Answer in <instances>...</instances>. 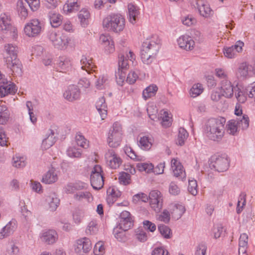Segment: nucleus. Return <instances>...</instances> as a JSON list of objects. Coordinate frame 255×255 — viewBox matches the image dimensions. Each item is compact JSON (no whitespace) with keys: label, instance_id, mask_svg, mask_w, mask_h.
<instances>
[{"label":"nucleus","instance_id":"obj_1","mask_svg":"<svg viewBox=\"0 0 255 255\" xmlns=\"http://www.w3.org/2000/svg\"><path fill=\"white\" fill-rule=\"evenodd\" d=\"M226 119L223 117L211 118L206 123L204 132L207 137L214 141H221L225 134Z\"/></svg>","mask_w":255,"mask_h":255},{"label":"nucleus","instance_id":"obj_2","mask_svg":"<svg viewBox=\"0 0 255 255\" xmlns=\"http://www.w3.org/2000/svg\"><path fill=\"white\" fill-rule=\"evenodd\" d=\"M160 40L155 35L146 38L142 43L140 57L142 63L150 65L155 60L160 48Z\"/></svg>","mask_w":255,"mask_h":255},{"label":"nucleus","instance_id":"obj_3","mask_svg":"<svg viewBox=\"0 0 255 255\" xmlns=\"http://www.w3.org/2000/svg\"><path fill=\"white\" fill-rule=\"evenodd\" d=\"M103 25L115 32L122 31L125 27V19L119 13H112L103 19Z\"/></svg>","mask_w":255,"mask_h":255},{"label":"nucleus","instance_id":"obj_4","mask_svg":"<svg viewBox=\"0 0 255 255\" xmlns=\"http://www.w3.org/2000/svg\"><path fill=\"white\" fill-rule=\"evenodd\" d=\"M48 38L54 47L60 50L66 49L71 41L70 38L61 31H50Z\"/></svg>","mask_w":255,"mask_h":255},{"label":"nucleus","instance_id":"obj_5","mask_svg":"<svg viewBox=\"0 0 255 255\" xmlns=\"http://www.w3.org/2000/svg\"><path fill=\"white\" fill-rule=\"evenodd\" d=\"M122 135L123 130L121 125L118 122L115 123L108 134L107 139L108 145L113 148L119 146L122 141Z\"/></svg>","mask_w":255,"mask_h":255},{"label":"nucleus","instance_id":"obj_6","mask_svg":"<svg viewBox=\"0 0 255 255\" xmlns=\"http://www.w3.org/2000/svg\"><path fill=\"white\" fill-rule=\"evenodd\" d=\"M230 161L226 154L214 155L211 157L210 167L216 171L221 172L228 170L229 167Z\"/></svg>","mask_w":255,"mask_h":255},{"label":"nucleus","instance_id":"obj_7","mask_svg":"<svg viewBox=\"0 0 255 255\" xmlns=\"http://www.w3.org/2000/svg\"><path fill=\"white\" fill-rule=\"evenodd\" d=\"M59 134L58 127L53 125L46 130L45 138L41 143L42 149L46 150L51 147L56 142Z\"/></svg>","mask_w":255,"mask_h":255},{"label":"nucleus","instance_id":"obj_8","mask_svg":"<svg viewBox=\"0 0 255 255\" xmlns=\"http://www.w3.org/2000/svg\"><path fill=\"white\" fill-rule=\"evenodd\" d=\"M102 167L99 165H95L92 168L90 181L91 186L95 190L101 189L104 185L103 175Z\"/></svg>","mask_w":255,"mask_h":255},{"label":"nucleus","instance_id":"obj_9","mask_svg":"<svg viewBox=\"0 0 255 255\" xmlns=\"http://www.w3.org/2000/svg\"><path fill=\"white\" fill-rule=\"evenodd\" d=\"M0 29L3 33L9 34L13 38L17 35V29L11 23L9 15L5 13L0 15Z\"/></svg>","mask_w":255,"mask_h":255},{"label":"nucleus","instance_id":"obj_10","mask_svg":"<svg viewBox=\"0 0 255 255\" xmlns=\"http://www.w3.org/2000/svg\"><path fill=\"white\" fill-rule=\"evenodd\" d=\"M191 4L194 7L198 9L201 16L205 18H208L213 14V11L205 0H192Z\"/></svg>","mask_w":255,"mask_h":255},{"label":"nucleus","instance_id":"obj_11","mask_svg":"<svg viewBox=\"0 0 255 255\" xmlns=\"http://www.w3.org/2000/svg\"><path fill=\"white\" fill-rule=\"evenodd\" d=\"M42 24L37 19L30 20L25 25L24 31L29 37H35L39 35L42 29Z\"/></svg>","mask_w":255,"mask_h":255},{"label":"nucleus","instance_id":"obj_12","mask_svg":"<svg viewBox=\"0 0 255 255\" xmlns=\"http://www.w3.org/2000/svg\"><path fill=\"white\" fill-rule=\"evenodd\" d=\"M151 207L157 213L159 212L162 207L163 198L161 193L158 190L151 191L149 195Z\"/></svg>","mask_w":255,"mask_h":255},{"label":"nucleus","instance_id":"obj_13","mask_svg":"<svg viewBox=\"0 0 255 255\" xmlns=\"http://www.w3.org/2000/svg\"><path fill=\"white\" fill-rule=\"evenodd\" d=\"M105 157L107 164L111 168L116 169L122 163L121 158L118 156L113 149H109L105 153Z\"/></svg>","mask_w":255,"mask_h":255},{"label":"nucleus","instance_id":"obj_14","mask_svg":"<svg viewBox=\"0 0 255 255\" xmlns=\"http://www.w3.org/2000/svg\"><path fill=\"white\" fill-rule=\"evenodd\" d=\"M91 249V241L87 238H84L77 240L75 251L80 255H85L89 253Z\"/></svg>","mask_w":255,"mask_h":255},{"label":"nucleus","instance_id":"obj_15","mask_svg":"<svg viewBox=\"0 0 255 255\" xmlns=\"http://www.w3.org/2000/svg\"><path fill=\"white\" fill-rule=\"evenodd\" d=\"M244 45L242 41H238L234 45L225 47L223 49L225 56L228 58H235L238 53L242 51Z\"/></svg>","mask_w":255,"mask_h":255},{"label":"nucleus","instance_id":"obj_16","mask_svg":"<svg viewBox=\"0 0 255 255\" xmlns=\"http://www.w3.org/2000/svg\"><path fill=\"white\" fill-rule=\"evenodd\" d=\"M7 66L12 72V74L21 76L22 74V64L19 59H12L11 57H5Z\"/></svg>","mask_w":255,"mask_h":255},{"label":"nucleus","instance_id":"obj_17","mask_svg":"<svg viewBox=\"0 0 255 255\" xmlns=\"http://www.w3.org/2000/svg\"><path fill=\"white\" fill-rule=\"evenodd\" d=\"M63 97L69 102H73L80 98V90L77 86L71 85L64 92Z\"/></svg>","mask_w":255,"mask_h":255},{"label":"nucleus","instance_id":"obj_18","mask_svg":"<svg viewBox=\"0 0 255 255\" xmlns=\"http://www.w3.org/2000/svg\"><path fill=\"white\" fill-rule=\"evenodd\" d=\"M219 89L222 96L227 98H231L234 94V86L228 79L222 80L219 84Z\"/></svg>","mask_w":255,"mask_h":255},{"label":"nucleus","instance_id":"obj_19","mask_svg":"<svg viewBox=\"0 0 255 255\" xmlns=\"http://www.w3.org/2000/svg\"><path fill=\"white\" fill-rule=\"evenodd\" d=\"M177 41L180 48L187 51L192 50L195 46L194 41L191 36L187 34L180 36Z\"/></svg>","mask_w":255,"mask_h":255},{"label":"nucleus","instance_id":"obj_20","mask_svg":"<svg viewBox=\"0 0 255 255\" xmlns=\"http://www.w3.org/2000/svg\"><path fill=\"white\" fill-rule=\"evenodd\" d=\"M252 67L247 62H243L239 64L236 72V75L239 79H245L249 77Z\"/></svg>","mask_w":255,"mask_h":255},{"label":"nucleus","instance_id":"obj_21","mask_svg":"<svg viewBox=\"0 0 255 255\" xmlns=\"http://www.w3.org/2000/svg\"><path fill=\"white\" fill-rule=\"evenodd\" d=\"M171 166L175 177L181 179L185 178V172L183 170V166L179 161L175 158L172 159L171 161Z\"/></svg>","mask_w":255,"mask_h":255},{"label":"nucleus","instance_id":"obj_22","mask_svg":"<svg viewBox=\"0 0 255 255\" xmlns=\"http://www.w3.org/2000/svg\"><path fill=\"white\" fill-rule=\"evenodd\" d=\"M81 69L85 70L88 74L95 72L96 67L93 63L92 59L89 56L83 55L80 60Z\"/></svg>","mask_w":255,"mask_h":255},{"label":"nucleus","instance_id":"obj_23","mask_svg":"<svg viewBox=\"0 0 255 255\" xmlns=\"http://www.w3.org/2000/svg\"><path fill=\"white\" fill-rule=\"evenodd\" d=\"M57 238L58 235L56 232L53 230L44 231L40 236L41 241L49 245L55 243Z\"/></svg>","mask_w":255,"mask_h":255},{"label":"nucleus","instance_id":"obj_24","mask_svg":"<svg viewBox=\"0 0 255 255\" xmlns=\"http://www.w3.org/2000/svg\"><path fill=\"white\" fill-rule=\"evenodd\" d=\"M170 211L172 218L178 220L185 212V208L182 205L172 204L170 206Z\"/></svg>","mask_w":255,"mask_h":255},{"label":"nucleus","instance_id":"obj_25","mask_svg":"<svg viewBox=\"0 0 255 255\" xmlns=\"http://www.w3.org/2000/svg\"><path fill=\"white\" fill-rule=\"evenodd\" d=\"M248 236L246 233L241 235L239 241V255H248Z\"/></svg>","mask_w":255,"mask_h":255},{"label":"nucleus","instance_id":"obj_26","mask_svg":"<svg viewBox=\"0 0 255 255\" xmlns=\"http://www.w3.org/2000/svg\"><path fill=\"white\" fill-rule=\"evenodd\" d=\"M128 8L129 21L131 23L134 24L137 21L139 13V10L136 6L132 3L128 4Z\"/></svg>","mask_w":255,"mask_h":255},{"label":"nucleus","instance_id":"obj_27","mask_svg":"<svg viewBox=\"0 0 255 255\" xmlns=\"http://www.w3.org/2000/svg\"><path fill=\"white\" fill-rule=\"evenodd\" d=\"M96 107L99 112L102 120L107 116V106L105 103V99L104 97L100 98L96 103Z\"/></svg>","mask_w":255,"mask_h":255},{"label":"nucleus","instance_id":"obj_28","mask_svg":"<svg viewBox=\"0 0 255 255\" xmlns=\"http://www.w3.org/2000/svg\"><path fill=\"white\" fill-rule=\"evenodd\" d=\"M47 203L49 205V209L51 211L56 210L59 205L60 200L55 193H51L46 199Z\"/></svg>","mask_w":255,"mask_h":255},{"label":"nucleus","instance_id":"obj_29","mask_svg":"<svg viewBox=\"0 0 255 255\" xmlns=\"http://www.w3.org/2000/svg\"><path fill=\"white\" fill-rule=\"evenodd\" d=\"M57 179L58 176L55 169L51 168L43 176L42 181L45 184H51L55 182Z\"/></svg>","mask_w":255,"mask_h":255},{"label":"nucleus","instance_id":"obj_30","mask_svg":"<svg viewBox=\"0 0 255 255\" xmlns=\"http://www.w3.org/2000/svg\"><path fill=\"white\" fill-rule=\"evenodd\" d=\"M80 2L78 0H68L63 6V11L66 13H69L79 9Z\"/></svg>","mask_w":255,"mask_h":255},{"label":"nucleus","instance_id":"obj_31","mask_svg":"<svg viewBox=\"0 0 255 255\" xmlns=\"http://www.w3.org/2000/svg\"><path fill=\"white\" fill-rule=\"evenodd\" d=\"M15 229L14 223L9 222L2 229L0 232V239H3L13 233Z\"/></svg>","mask_w":255,"mask_h":255},{"label":"nucleus","instance_id":"obj_32","mask_svg":"<svg viewBox=\"0 0 255 255\" xmlns=\"http://www.w3.org/2000/svg\"><path fill=\"white\" fill-rule=\"evenodd\" d=\"M4 52L5 57H11L12 59H16L18 52V48L11 44H7L5 45Z\"/></svg>","mask_w":255,"mask_h":255},{"label":"nucleus","instance_id":"obj_33","mask_svg":"<svg viewBox=\"0 0 255 255\" xmlns=\"http://www.w3.org/2000/svg\"><path fill=\"white\" fill-rule=\"evenodd\" d=\"M90 16V12L86 8H83L79 11L78 18L83 27H86L88 25Z\"/></svg>","mask_w":255,"mask_h":255},{"label":"nucleus","instance_id":"obj_34","mask_svg":"<svg viewBox=\"0 0 255 255\" xmlns=\"http://www.w3.org/2000/svg\"><path fill=\"white\" fill-rule=\"evenodd\" d=\"M74 198L79 201L91 202L92 199V194L88 191H80L74 195Z\"/></svg>","mask_w":255,"mask_h":255},{"label":"nucleus","instance_id":"obj_35","mask_svg":"<svg viewBox=\"0 0 255 255\" xmlns=\"http://www.w3.org/2000/svg\"><path fill=\"white\" fill-rule=\"evenodd\" d=\"M158 90L157 87L155 85H150L145 88L142 92V97L146 100L148 99L155 95Z\"/></svg>","mask_w":255,"mask_h":255},{"label":"nucleus","instance_id":"obj_36","mask_svg":"<svg viewBox=\"0 0 255 255\" xmlns=\"http://www.w3.org/2000/svg\"><path fill=\"white\" fill-rule=\"evenodd\" d=\"M50 22L53 27H58L62 23V15L53 12L49 13Z\"/></svg>","mask_w":255,"mask_h":255},{"label":"nucleus","instance_id":"obj_37","mask_svg":"<svg viewBox=\"0 0 255 255\" xmlns=\"http://www.w3.org/2000/svg\"><path fill=\"white\" fill-rule=\"evenodd\" d=\"M9 112L4 105H0V125L7 123L9 118Z\"/></svg>","mask_w":255,"mask_h":255},{"label":"nucleus","instance_id":"obj_38","mask_svg":"<svg viewBox=\"0 0 255 255\" xmlns=\"http://www.w3.org/2000/svg\"><path fill=\"white\" fill-rule=\"evenodd\" d=\"M138 145L142 149L148 150L152 146V140L147 136L140 137L138 141Z\"/></svg>","mask_w":255,"mask_h":255},{"label":"nucleus","instance_id":"obj_39","mask_svg":"<svg viewBox=\"0 0 255 255\" xmlns=\"http://www.w3.org/2000/svg\"><path fill=\"white\" fill-rule=\"evenodd\" d=\"M25 4L22 0H18L17 2V9L18 14L21 18L23 19H25L28 15V11Z\"/></svg>","mask_w":255,"mask_h":255},{"label":"nucleus","instance_id":"obj_40","mask_svg":"<svg viewBox=\"0 0 255 255\" xmlns=\"http://www.w3.org/2000/svg\"><path fill=\"white\" fill-rule=\"evenodd\" d=\"M239 128L242 129H246L249 126V119L247 115H244L242 116L237 118L235 120Z\"/></svg>","mask_w":255,"mask_h":255},{"label":"nucleus","instance_id":"obj_41","mask_svg":"<svg viewBox=\"0 0 255 255\" xmlns=\"http://www.w3.org/2000/svg\"><path fill=\"white\" fill-rule=\"evenodd\" d=\"M57 65L61 70H66L71 67L72 61L69 57L65 56L60 57Z\"/></svg>","mask_w":255,"mask_h":255},{"label":"nucleus","instance_id":"obj_42","mask_svg":"<svg viewBox=\"0 0 255 255\" xmlns=\"http://www.w3.org/2000/svg\"><path fill=\"white\" fill-rule=\"evenodd\" d=\"M188 136V133L187 131L184 128H179L177 139V144L180 146L183 145Z\"/></svg>","mask_w":255,"mask_h":255},{"label":"nucleus","instance_id":"obj_43","mask_svg":"<svg viewBox=\"0 0 255 255\" xmlns=\"http://www.w3.org/2000/svg\"><path fill=\"white\" fill-rule=\"evenodd\" d=\"M109 79L107 76L102 75L99 77L96 82V87L98 89H105L108 85Z\"/></svg>","mask_w":255,"mask_h":255},{"label":"nucleus","instance_id":"obj_44","mask_svg":"<svg viewBox=\"0 0 255 255\" xmlns=\"http://www.w3.org/2000/svg\"><path fill=\"white\" fill-rule=\"evenodd\" d=\"M133 226V220L132 218H128L126 220H120L119 228L124 231L129 230Z\"/></svg>","mask_w":255,"mask_h":255},{"label":"nucleus","instance_id":"obj_45","mask_svg":"<svg viewBox=\"0 0 255 255\" xmlns=\"http://www.w3.org/2000/svg\"><path fill=\"white\" fill-rule=\"evenodd\" d=\"M12 165L16 168H23L26 165L25 158L24 157L15 156L13 157Z\"/></svg>","mask_w":255,"mask_h":255},{"label":"nucleus","instance_id":"obj_46","mask_svg":"<svg viewBox=\"0 0 255 255\" xmlns=\"http://www.w3.org/2000/svg\"><path fill=\"white\" fill-rule=\"evenodd\" d=\"M158 230L164 238L169 239L171 238V230L167 226L163 224H160L158 226Z\"/></svg>","mask_w":255,"mask_h":255},{"label":"nucleus","instance_id":"obj_47","mask_svg":"<svg viewBox=\"0 0 255 255\" xmlns=\"http://www.w3.org/2000/svg\"><path fill=\"white\" fill-rule=\"evenodd\" d=\"M75 140L77 145L82 147L87 148L89 146L88 141L80 133H77L76 135Z\"/></svg>","mask_w":255,"mask_h":255},{"label":"nucleus","instance_id":"obj_48","mask_svg":"<svg viewBox=\"0 0 255 255\" xmlns=\"http://www.w3.org/2000/svg\"><path fill=\"white\" fill-rule=\"evenodd\" d=\"M136 167L140 171H145L146 173H150L153 169V165L148 163H138L136 164Z\"/></svg>","mask_w":255,"mask_h":255},{"label":"nucleus","instance_id":"obj_49","mask_svg":"<svg viewBox=\"0 0 255 255\" xmlns=\"http://www.w3.org/2000/svg\"><path fill=\"white\" fill-rule=\"evenodd\" d=\"M98 231L97 223L95 221H92L89 223L86 230V233L87 234L93 235L96 234Z\"/></svg>","mask_w":255,"mask_h":255},{"label":"nucleus","instance_id":"obj_50","mask_svg":"<svg viewBox=\"0 0 255 255\" xmlns=\"http://www.w3.org/2000/svg\"><path fill=\"white\" fill-rule=\"evenodd\" d=\"M115 76L117 83L122 86L126 78V73L124 70L118 68V71H116Z\"/></svg>","mask_w":255,"mask_h":255},{"label":"nucleus","instance_id":"obj_51","mask_svg":"<svg viewBox=\"0 0 255 255\" xmlns=\"http://www.w3.org/2000/svg\"><path fill=\"white\" fill-rule=\"evenodd\" d=\"M203 89L200 84H194L190 89V95L195 98L200 95L203 92Z\"/></svg>","mask_w":255,"mask_h":255},{"label":"nucleus","instance_id":"obj_52","mask_svg":"<svg viewBox=\"0 0 255 255\" xmlns=\"http://www.w3.org/2000/svg\"><path fill=\"white\" fill-rule=\"evenodd\" d=\"M227 130L231 134L234 135L237 131L239 128L235 120H231L227 124Z\"/></svg>","mask_w":255,"mask_h":255},{"label":"nucleus","instance_id":"obj_53","mask_svg":"<svg viewBox=\"0 0 255 255\" xmlns=\"http://www.w3.org/2000/svg\"><path fill=\"white\" fill-rule=\"evenodd\" d=\"M67 154L70 157L79 158L81 155V151L74 146H72L68 148Z\"/></svg>","mask_w":255,"mask_h":255},{"label":"nucleus","instance_id":"obj_54","mask_svg":"<svg viewBox=\"0 0 255 255\" xmlns=\"http://www.w3.org/2000/svg\"><path fill=\"white\" fill-rule=\"evenodd\" d=\"M188 190L192 195L194 196L197 194V183L196 180H194V179H189Z\"/></svg>","mask_w":255,"mask_h":255},{"label":"nucleus","instance_id":"obj_55","mask_svg":"<svg viewBox=\"0 0 255 255\" xmlns=\"http://www.w3.org/2000/svg\"><path fill=\"white\" fill-rule=\"evenodd\" d=\"M125 152L126 154L128 156H129L131 159L136 160H141L142 159V157L136 155L134 151L130 147H128V146L125 147Z\"/></svg>","mask_w":255,"mask_h":255},{"label":"nucleus","instance_id":"obj_56","mask_svg":"<svg viewBox=\"0 0 255 255\" xmlns=\"http://www.w3.org/2000/svg\"><path fill=\"white\" fill-rule=\"evenodd\" d=\"M84 216V213L82 210H77L73 214V219L75 223L80 224Z\"/></svg>","mask_w":255,"mask_h":255},{"label":"nucleus","instance_id":"obj_57","mask_svg":"<svg viewBox=\"0 0 255 255\" xmlns=\"http://www.w3.org/2000/svg\"><path fill=\"white\" fill-rule=\"evenodd\" d=\"M119 180L121 184L127 185L129 183L130 180V176L129 174L126 172L120 173L119 176Z\"/></svg>","mask_w":255,"mask_h":255},{"label":"nucleus","instance_id":"obj_58","mask_svg":"<svg viewBox=\"0 0 255 255\" xmlns=\"http://www.w3.org/2000/svg\"><path fill=\"white\" fill-rule=\"evenodd\" d=\"M125 232L118 227L115 228L113 231L115 238L120 242L125 241L126 240Z\"/></svg>","mask_w":255,"mask_h":255},{"label":"nucleus","instance_id":"obj_59","mask_svg":"<svg viewBox=\"0 0 255 255\" xmlns=\"http://www.w3.org/2000/svg\"><path fill=\"white\" fill-rule=\"evenodd\" d=\"M107 54L113 53L115 51L114 43L112 39L106 42V44L102 45Z\"/></svg>","mask_w":255,"mask_h":255},{"label":"nucleus","instance_id":"obj_60","mask_svg":"<svg viewBox=\"0 0 255 255\" xmlns=\"http://www.w3.org/2000/svg\"><path fill=\"white\" fill-rule=\"evenodd\" d=\"M180 192V189L178 185L174 182H171L169 186V193L173 195H177Z\"/></svg>","mask_w":255,"mask_h":255},{"label":"nucleus","instance_id":"obj_61","mask_svg":"<svg viewBox=\"0 0 255 255\" xmlns=\"http://www.w3.org/2000/svg\"><path fill=\"white\" fill-rule=\"evenodd\" d=\"M8 142V137L3 130V129L0 127V145L1 146H7Z\"/></svg>","mask_w":255,"mask_h":255},{"label":"nucleus","instance_id":"obj_62","mask_svg":"<svg viewBox=\"0 0 255 255\" xmlns=\"http://www.w3.org/2000/svg\"><path fill=\"white\" fill-rule=\"evenodd\" d=\"M94 253L97 255H102L105 252V248L102 242L97 243L94 248Z\"/></svg>","mask_w":255,"mask_h":255},{"label":"nucleus","instance_id":"obj_63","mask_svg":"<svg viewBox=\"0 0 255 255\" xmlns=\"http://www.w3.org/2000/svg\"><path fill=\"white\" fill-rule=\"evenodd\" d=\"M107 194L108 196L117 198L121 196V193L116 187H111L107 190Z\"/></svg>","mask_w":255,"mask_h":255},{"label":"nucleus","instance_id":"obj_64","mask_svg":"<svg viewBox=\"0 0 255 255\" xmlns=\"http://www.w3.org/2000/svg\"><path fill=\"white\" fill-rule=\"evenodd\" d=\"M151 255H169V253L162 247H157L152 251Z\"/></svg>","mask_w":255,"mask_h":255}]
</instances>
